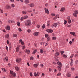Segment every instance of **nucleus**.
<instances>
[{
  "mask_svg": "<svg viewBox=\"0 0 78 78\" xmlns=\"http://www.w3.org/2000/svg\"><path fill=\"white\" fill-rule=\"evenodd\" d=\"M57 64L58 65V66H57V68L58 70L61 71V67L62 66V65L61 63V62H57Z\"/></svg>",
  "mask_w": 78,
  "mask_h": 78,
  "instance_id": "nucleus-1",
  "label": "nucleus"
},
{
  "mask_svg": "<svg viewBox=\"0 0 78 78\" xmlns=\"http://www.w3.org/2000/svg\"><path fill=\"white\" fill-rule=\"evenodd\" d=\"M31 24V22L30 20H27L25 22V25L27 27H29V26H30Z\"/></svg>",
  "mask_w": 78,
  "mask_h": 78,
  "instance_id": "nucleus-2",
  "label": "nucleus"
},
{
  "mask_svg": "<svg viewBox=\"0 0 78 78\" xmlns=\"http://www.w3.org/2000/svg\"><path fill=\"white\" fill-rule=\"evenodd\" d=\"M77 14H78V10H76L74 12V13H73V15L74 17H77Z\"/></svg>",
  "mask_w": 78,
  "mask_h": 78,
  "instance_id": "nucleus-3",
  "label": "nucleus"
},
{
  "mask_svg": "<svg viewBox=\"0 0 78 78\" xmlns=\"http://www.w3.org/2000/svg\"><path fill=\"white\" fill-rule=\"evenodd\" d=\"M10 73L12 75L13 77H16V74L15 73H13V71H10Z\"/></svg>",
  "mask_w": 78,
  "mask_h": 78,
  "instance_id": "nucleus-4",
  "label": "nucleus"
},
{
  "mask_svg": "<svg viewBox=\"0 0 78 78\" xmlns=\"http://www.w3.org/2000/svg\"><path fill=\"white\" fill-rule=\"evenodd\" d=\"M19 47H20V45H18L17 46V48H16V52H19L20 49H19Z\"/></svg>",
  "mask_w": 78,
  "mask_h": 78,
  "instance_id": "nucleus-5",
  "label": "nucleus"
},
{
  "mask_svg": "<svg viewBox=\"0 0 78 78\" xmlns=\"http://www.w3.org/2000/svg\"><path fill=\"white\" fill-rule=\"evenodd\" d=\"M67 19H68V22L69 23H71V20H70V16H68L67 17Z\"/></svg>",
  "mask_w": 78,
  "mask_h": 78,
  "instance_id": "nucleus-6",
  "label": "nucleus"
},
{
  "mask_svg": "<svg viewBox=\"0 0 78 78\" xmlns=\"http://www.w3.org/2000/svg\"><path fill=\"white\" fill-rule=\"evenodd\" d=\"M46 31H47V32H48V33H51L53 32V30L51 29H47L46 30Z\"/></svg>",
  "mask_w": 78,
  "mask_h": 78,
  "instance_id": "nucleus-7",
  "label": "nucleus"
},
{
  "mask_svg": "<svg viewBox=\"0 0 78 78\" xmlns=\"http://www.w3.org/2000/svg\"><path fill=\"white\" fill-rule=\"evenodd\" d=\"M17 62H20L21 61V58H17L16 60Z\"/></svg>",
  "mask_w": 78,
  "mask_h": 78,
  "instance_id": "nucleus-8",
  "label": "nucleus"
},
{
  "mask_svg": "<svg viewBox=\"0 0 78 78\" xmlns=\"http://www.w3.org/2000/svg\"><path fill=\"white\" fill-rule=\"evenodd\" d=\"M29 6L30 7H31V8H33L34 6V4L33 3H31L29 5Z\"/></svg>",
  "mask_w": 78,
  "mask_h": 78,
  "instance_id": "nucleus-9",
  "label": "nucleus"
},
{
  "mask_svg": "<svg viewBox=\"0 0 78 78\" xmlns=\"http://www.w3.org/2000/svg\"><path fill=\"white\" fill-rule=\"evenodd\" d=\"M58 26V24L57 23H55L52 26V27L53 28V26L55 27H56Z\"/></svg>",
  "mask_w": 78,
  "mask_h": 78,
  "instance_id": "nucleus-10",
  "label": "nucleus"
},
{
  "mask_svg": "<svg viewBox=\"0 0 78 78\" xmlns=\"http://www.w3.org/2000/svg\"><path fill=\"white\" fill-rule=\"evenodd\" d=\"M20 43L21 44V45H24V42H23V41H22V39H20Z\"/></svg>",
  "mask_w": 78,
  "mask_h": 78,
  "instance_id": "nucleus-11",
  "label": "nucleus"
},
{
  "mask_svg": "<svg viewBox=\"0 0 78 78\" xmlns=\"http://www.w3.org/2000/svg\"><path fill=\"white\" fill-rule=\"evenodd\" d=\"M45 12H46V13H47V14H48V13H49V11H48V9L45 8Z\"/></svg>",
  "mask_w": 78,
  "mask_h": 78,
  "instance_id": "nucleus-12",
  "label": "nucleus"
},
{
  "mask_svg": "<svg viewBox=\"0 0 78 78\" xmlns=\"http://www.w3.org/2000/svg\"><path fill=\"white\" fill-rule=\"evenodd\" d=\"M6 30H10V27L9 26H7V27H6Z\"/></svg>",
  "mask_w": 78,
  "mask_h": 78,
  "instance_id": "nucleus-13",
  "label": "nucleus"
},
{
  "mask_svg": "<svg viewBox=\"0 0 78 78\" xmlns=\"http://www.w3.org/2000/svg\"><path fill=\"white\" fill-rule=\"evenodd\" d=\"M70 34H72V35H73L74 36H75V33L74 32H70Z\"/></svg>",
  "mask_w": 78,
  "mask_h": 78,
  "instance_id": "nucleus-14",
  "label": "nucleus"
},
{
  "mask_svg": "<svg viewBox=\"0 0 78 78\" xmlns=\"http://www.w3.org/2000/svg\"><path fill=\"white\" fill-rule=\"evenodd\" d=\"M65 10V8L64 7H62L60 10V11L61 12H62V11H64Z\"/></svg>",
  "mask_w": 78,
  "mask_h": 78,
  "instance_id": "nucleus-15",
  "label": "nucleus"
},
{
  "mask_svg": "<svg viewBox=\"0 0 78 78\" xmlns=\"http://www.w3.org/2000/svg\"><path fill=\"white\" fill-rule=\"evenodd\" d=\"M22 12L23 14H26L27 13V12L25 11H22Z\"/></svg>",
  "mask_w": 78,
  "mask_h": 78,
  "instance_id": "nucleus-16",
  "label": "nucleus"
},
{
  "mask_svg": "<svg viewBox=\"0 0 78 78\" xmlns=\"http://www.w3.org/2000/svg\"><path fill=\"white\" fill-rule=\"evenodd\" d=\"M38 34H39V32H36L35 33H34V36H38Z\"/></svg>",
  "mask_w": 78,
  "mask_h": 78,
  "instance_id": "nucleus-17",
  "label": "nucleus"
},
{
  "mask_svg": "<svg viewBox=\"0 0 78 78\" xmlns=\"http://www.w3.org/2000/svg\"><path fill=\"white\" fill-rule=\"evenodd\" d=\"M55 56H59V53L56 52V53H55Z\"/></svg>",
  "mask_w": 78,
  "mask_h": 78,
  "instance_id": "nucleus-18",
  "label": "nucleus"
},
{
  "mask_svg": "<svg viewBox=\"0 0 78 78\" xmlns=\"http://www.w3.org/2000/svg\"><path fill=\"white\" fill-rule=\"evenodd\" d=\"M50 25V21H48V24H47L48 27H49Z\"/></svg>",
  "mask_w": 78,
  "mask_h": 78,
  "instance_id": "nucleus-19",
  "label": "nucleus"
},
{
  "mask_svg": "<svg viewBox=\"0 0 78 78\" xmlns=\"http://www.w3.org/2000/svg\"><path fill=\"white\" fill-rule=\"evenodd\" d=\"M66 76H68V77H70L71 76V74H70L69 73H68L66 74Z\"/></svg>",
  "mask_w": 78,
  "mask_h": 78,
  "instance_id": "nucleus-20",
  "label": "nucleus"
},
{
  "mask_svg": "<svg viewBox=\"0 0 78 78\" xmlns=\"http://www.w3.org/2000/svg\"><path fill=\"white\" fill-rule=\"evenodd\" d=\"M24 19H24V18L22 16V17L20 19V20L21 21H23V20Z\"/></svg>",
  "mask_w": 78,
  "mask_h": 78,
  "instance_id": "nucleus-21",
  "label": "nucleus"
},
{
  "mask_svg": "<svg viewBox=\"0 0 78 78\" xmlns=\"http://www.w3.org/2000/svg\"><path fill=\"white\" fill-rule=\"evenodd\" d=\"M10 8V6L9 5H6L5 6V8L6 9H9Z\"/></svg>",
  "mask_w": 78,
  "mask_h": 78,
  "instance_id": "nucleus-22",
  "label": "nucleus"
},
{
  "mask_svg": "<svg viewBox=\"0 0 78 78\" xmlns=\"http://www.w3.org/2000/svg\"><path fill=\"white\" fill-rule=\"evenodd\" d=\"M5 61H6L7 62L8 61V57H5Z\"/></svg>",
  "mask_w": 78,
  "mask_h": 78,
  "instance_id": "nucleus-23",
  "label": "nucleus"
},
{
  "mask_svg": "<svg viewBox=\"0 0 78 78\" xmlns=\"http://www.w3.org/2000/svg\"><path fill=\"white\" fill-rule=\"evenodd\" d=\"M40 52L41 53H44V50H43L42 49H40Z\"/></svg>",
  "mask_w": 78,
  "mask_h": 78,
  "instance_id": "nucleus-24",
  "label": "nucleus"
},
{
  "mask_svg": "<svg viewBox=\"0 0 78 78\" xmlns=\"http://www.w3.org/2000/svg\"><path fill=\"white\" fill-rule=\"evenodd\" d=\"M29 3V0H25V3Z\"/></svg>",
  "mask_w": 78,
  "mask_h": 78,
  "instance_id": "nucleus-25",
  "label": "nucleus"
},
{
  "mask_svg": "<svg viewBox=\"0 0 78 78\" xmlns=\"http://www.w3.org/2000/svg\"><path fill=\"white\" fill-rule=\"evenodd\" d=\"M11 44H9V50H11Z\"/></svg>",
  "mask_w": 78,
  "mask_h": 78,
  "instance_id": "nucleus-26",
  "label": "nucleus"
},
{
  "mask_svg": "<svg viewBox=\"0 0 78 78\" xmlns=\"http://www.w3.org/2000/svg\"><path fill=\"white\" fill-rule=\"evenodd\" d=\"M50 37H48L47 39V40L48 41H50Z\"/></svg>",
  "mask_w": 78,
  "mask_h": 78,
  "instance_id": "nucleus-27",
  "label": "nucleus"
},
{
  "mask_svg": "<svg viewBox=\"0 0 78 78\" xmlns=\"http://www.w3.org/2000/svg\"><path fill=\"white\" fill-rule=\"evenodd\" d=\"M28 17L27 16H25L23 17H24V19H27V18Z\"/></svg>",
  "mask_w": 78,
  "mask_h": 78,
  "instance_id": "nucleus-28",
  "label": "nucleus"
},
{
  "mask_svg": "<svg viewBox=\"0 0 78 78\" xmlns=\"http://www.w3.org/2000/svg\"><path fill=\"white\" fill-rule=\"evenodd\" d=\"M52 40H56V37H52Z\"/></svg>",
  "mask_w": 78,
  "mask_h": 78,
  "instance_id": "nucleus-29",
  "label": "nucleus"
},
{
  "mask_svg": "<svg viewBox=\"0 0 78 78\" xmlns=\"http://www.w3.org/2000/svg\"><path fill=\"white\" fill-rule=\"evenodd\" d=\"M2 70L4 72H6V70H5V68H2Z\"/></svg>",
  "mask_w": 78,
  "mask_h": 78,
  "instance_id": "nucleus-30",
  "label": "nucleus"
},
{
  "mask_svg": "<svg viewBox=\"0 0 78 78\" xmlns=\"http://www.w3.org/2000/svg\"><path fill=\"white\" fill-rule=\"evenodd\" d=\"M37 51L36 50H34L33 52V54L34 55V54H35L36 53V52Z\"/></svg>",
  "mask_w": 78,
  "mask_h": 78,
  "instance_id": "nucleus-31",
  "label": "nucleus"
},
{
  "mask_svg": "<svg viewBox=\"0 0 78 78\" xmlns=\"http://www.w3.org/2000/svg\"><path fill=\"white\" fill-rule=\"evenodd\" d=\"M37 64H35L34 65V67L36 68L37 67Z\"/></svg>",
  "mask_w": 78,
  "mask_h": 78,
  "instance_id": "nucleus-32",
  "label": "nucleus"
},
{
  "mask_svg": "<svg viewBox=\"0 0 78 78\" xmlns=\"http://www.w3.org/2000/svg\"><path fill=\"white\" fill-rule=\"evenodd\" d=\"M11 6L12 8H14V7H15V5H14V4H12Z\"/></svg>",
  "mask_w": 78,
  "mask_h": 78,
  "instance_id": "nucleus-33",
  "label": "nucleus"
},
{
  "mask_svg": "<svg viewBox=\"0 0 78 78\" xmlns=\"http://www.w3.org/2000/svg\"><path fill=\"white\" fill-rule=\"evenodd\" d=\"M26 51H27V53H28V54H29V53H30V50H28L27 51V50H26Z\"/></svg>",
  "mask_w": 78,
  "mask_h": 78,
  "instance_id": "nucleus-34",
  "label": "nucleus"
},
{
  "mask_svg": "<svg viewBox=\"0 0 78 78\" xmlns=\"http://www.w3.org/2000/svg\"><path fill=\"white\" fill-rule=\"evenodd\" d=\"M15 69L16 70H17V71L19 70V67H18L17 66L16 67Z\"/></svg>",
  "mask_w": 78,
  "mask_h": 78,
  "instance_id": "nucleus-35",
  "label": "nucleus"
},
{
  "mask_svg": "<svg viewBox=\"0 0 78 78\" xmlns=\"http://www.w3.org/2000/svg\"><path fill=\"white\" fill-rule=\"evenodd\" d=\"M45 44V43L44 42H41L40 43L41 44V45H44V44Z\"/></svg>",
  "mask_w": 78,
  "mask_h": 78,
  "instance_id": "nucleus-36",
  "label": "nucleus"
},
{
  "mask_svg": "<svg viewBox=\"0 0 78 78\" xmlns=\"http://www.w3.org/2000/svg\"><path fill=\"white\" fill-rule=\"evenodd\" d=\"M20 22H17V25H18V27H19V26H20Z\"/></svg>",
  "mask_w": 78,
  "mask_h": 78,
  "instance_id": "nucleus-37",
  "label": "nucleus"
},
{
  "mask_svg": "<svg viewBox=\"0 0 78 78\" xmlns=\"http://www.w3.org/2000/svg\"><path fill=\"white\" fill-rule=\"evenodd\" d=\"M60 53L61 55H63L64 54V51H60Z\"/></svg>",
  "mask_w": 78,
  "mask_h": 78,
  "instance_id": "nucleus-38",
  "label": "nucleus"
},
{
  "mask_svg": "<svg viewBox=\"0 0 78 78\" xmlns=\"http://www.w3.org/2000/svg\"><path fill=\"white\" fill-rule=\"evenodd\" d=\"M45 24H43L42 27V28L43 29H44V28H45Z\"/></svg>",
  "mask_w": 78,
  "mask_h": 78,
  "instance_id": "nucleus-39",
  "label": "nucleus"
},
{
  "mask_svg": "<svg viewBox=\"0 0 78 78\" xmlns=\"http://www.w3.org/2000/svg\"><path fill=\"white\" fill-rule=\"evenodd\" d=\"M9 37V35L7 34L5 35V37H6L7 38H8Z\"/></svg>",
  "mask_w": 78,
  "mask_h": 78,
  "instance_id": "nucleus-40",
  "label": "nucleus"
},
{
  "mask_svg": "<svg viewBox=\"0 0 78 78\" xmlns=\"http://www.w3.org/2000/svg\"><path fill=\"white\" fill-rule=\"evenodd\" d=\"M73 5H75V6H76V5H77V4H76V3L74 2L73 3Z\"/></svg>",
  "mask_w": 78,
  "mask_h": 78,
  "instance_id": "nucleus-41",
  "label": "nucleus"
},
{
  "mask_svg": "<svg viewBox=\"0 0 78 78\" xmlns=\"http://www.w3.org/2000/svg\"><path fill=\"white\" fill-rule=\"evenodd\" d=\"M63 57H64V58H67L66 55L65 54H64L63 55Z\"/></svg>",
  "mask_w": 78,
  "mask_h": 78,
  "instance_id": "nucleus-42",
  "label": "nucleus"
},
{
  "mask_svg": "<svg viewBox=\"0 0 78 78\" xmlns=\"http://www.w3.org/2000/svg\"><path fill=\"white\" fill-rule=\"evenodd\" d=\"M30 60H33V57H31L30 58Z\"/></svg>",
  "mask_w": 78,
  "mask_h": 78,
  "instance_id": "nucleus-43",
  "label": "nucleus"
},
{
  "mask_svg": "<svg viewBox=\"0 0 78 78\" xmlns=\"http://www.w3.org/2000/svg\"><path fill=\"white\" fill-rule=\"evenodd\" d=\"M48 36H49L48 34H45V37H48Z\"/></svg>",
  "mask_w": 78,
  "mask_h": 78,
  "instance_id": "nucleus-44",
  "label": "nucleus"
},
{
  "mask_svg": "<svg viewBox=\"0 0 78 78\" xmlns=\"http://www.w3.org/2000/svg\"><path fill=\"white\" fill-rule=\"evenodd\" d=\"M31 30H30V29H28L27 30V32H28V33H30V32H31Z\"/></svg>",
  "mask_w": 78,
  "mask_h": 78,
  "instance_id": "nucleus-45",
  "label": "nucleus"
},
{
  "mask_svg": "<svg viewBox=\"0 0 78 78\" xmlns=\"http://www.w3.org/2000/svg\"><path fill=\"white\" fill-rule=\"evenodd\" d=\"M8 22L9 23H12V21L11 20H9V21Z\"/></svg>",
  "mask_w": 78,
  "mask_h": 78,
  "instance_id": "nucleus-46",
  "label": "nucleus"
},
{
  "mask_svg": "<svg viewBox=\"0 0 78 78\" xmlns=\"http://www.w3.org/2000/svg\"><path fill=\"white\" fill-rule=\"evenodd\" d=\"M73 55V54H72V55H71L70 56V58H73V55Z\"/></svg>",
  "mask_w": 78,
  "mask_h": 78,
  "instance_id": "nucleus-47",
  "label": "nucleus"
},
{
  "mask_svg": "<svg viewBox=\"0 0 78 78\" xmlns=\"http://www.w3.org/2000/svg\"><path fill=\"white\" fill-rule=\"evenodd\" d=\"M25 48V46H22V49L23 50H24Z\"/></svg>",
  "mask_w": 78,
  "mask_h": 78,
  "instance_id": "nucleus-48",
  "label": "nucleus"
},
{
  "mask_svg": "<svg viewBox=\"0 0 78 78\" xmlns=\"http://www.w3.org/2000/svg\"><path fill=\"white\" fill-rule=\"evenodd\" d=\"M18 30L19 31H20V32L22 31V29H21L20 28H18Z\"/></svg>",
  "mask_w": 78,
  "mask_h": 78,
  "instance_id": "nucleus-49",
  "label": "nucleus"
},
{
  "mask_svg": "<svg viewBox=\"0 0 78 78\" xmlns=\"http://www.w3.org/2000/svg\"><path fill=\"white\" fill-rule=\"evenodd\" d=\"M13 37H17V34H14L13 35Z\"/></svg>",
  "mask_w": 78,
  "mask_h": 78,
  "instance_id": "nucleus-50",
  "label": "nucleus"
},
{
  "mask_svg": "<svg viewBox=\"0 0 78 78\" xmlns=\"http://www.w3.org/2000/svg\"><path fill=\"white\" fill-rule=\"evenodd\" d=\"M51 16H55V14L54 13H52L51 14Z\"/></svg>",
  "mask_w": 78,
  "mask_h": 78,
  "instance_id": "nucleus-51",
  "label": "nucleus"
},
{
  "mask_svg": "<svg viewBox=\"0 0 78 78\" xmlns=\"http://www.w3.org/2000/svg\"><path fill=\"white\" fill-rule=\"evenodd\" d=\"M64 24H66L67 23V21L66 20H65L64 21Z\"/></svg>",
  "mask_w": 78,
  "mask_h": 78,
  "instance_id": "nucleus-52",
  "label": "nucleus"
},
{
  "mask_svg": "<svg viewBox=\"0 0 78 78\" xmlns=\"http://www.w3.org/2000/svg\"><path fill=\"white\" fill-rule=\"evenodd\" d=\"M34 76H37V73H34Z\"/></svg>",
  "mask_w": 78,
  "mask_h": 78,
  "instance_id": "nucleus-53",
  "label": "nucleus"
},
{
  "mask_svg": "<svg viewBox=\"0 0 78 78\" xmlns=\"http://www.w3.org/2000/svg\"><path fill=\"white\" fill-rule=\"evenodd\" d=\"M0 12L2 13H3V11L1 9H0Z\"/></svg>",
  "mask_w": 78,
  "mask_h": 78,
  "instance_id": "nucleus-54",
  "label": "nucleus"
},
{
  "mask_svg": "<svg viewBox=\"0 0 78 78\" xmlns=\"http://www.w3.org/2000/svg\"><path fill=\"white\" fill-rule=\"evenodd\" d=\"M40 74V73H39L38 72L37 73V76H39Z\"/></svg>",
  "mask_w": 78,
  "mask_h": 78,
  "instance_id": "nucleus-55",
  "label": "nucleus"
},
{
  "mask_svg": "<svg viewBox=\"0 0 78 78\" xmlns=\"http://www.w3.org/2000/svg\"><path fill=\"white\" fill-rule=\"evenodd\" d=\"M48 45V43H47L45 44V46H46V47H47V45Z\"/></svg>",
  "mask_w": 78,
  "mask_h": 78,
  "instance_id": "nucleus-56",
  "label": "nucleus"
},
{
  "mask_svg": "<svg viewBox=\"0 0 78 78\" xmlns=\"http://www.w3.org/2000/svg\"><path fill=\"white\" fill-rule=\"evenodd\" d=\"M61 73H59L58 74L57 76H61Z\"/></svg>",
  "mask_w": 78,
  "mask_h": 78,
  "instance_id": "nucleus-57",
  "label": "nucleus"
},
{
  "mask_svg": "<svg viewBox=\"0 0 78 78\" xmlns=\"http://www.w3.org/2000/svg\"><path fill=\"white\" fill-rule=\"evenodd\" d=\"M30 76H33V74L32 73H30Z\"/></svg>",
  "mask_w": 78,
  "mask_h": 78,
  "instance_id": "nucleus-58",
  "label": "nucleus"
},
{
  "mask_svg": "<svg viewBox=\"0 0 78 78\" xmlns=\"http://www.w3.org/2000/svg\"><path fill=\"white\" fill-rule=\"evenodd\" d=\"M71 70H75V68H71Z\"/></svg>",
  "mask_w": 78,
  "mask_h": 78,
  "instance_id": "nucleus-59",
  "label": "nucleus"
},
{
  "mask_svg": "<svg viewBox=\"0 0 78 78\" xmlns=\"http://www.w3.org/2000/svg\"><path fill=\"white\" fill-rule=\"evenodd\" d=\"M73 62H71L70 63V66H72L73 65Z\"/></svg>",
  "mask_w": 78,
  "mask_h": 78,
  "instance_id": "nucleus-60",
  "label": "nucleus"
},
{
  "mask_svg": "<svg viewBox=\"0 0 78 78\" xmlns=\"http://www.w3.org/2000/svg\"><path fill=\"white\" fill-rule=\"evenodd\" d=\"M22 53V51H20L19 52V55H21Z\"/></svg>",
  "mask_w": 78,
  "mask_h": 78,
  "instance_id": "nucleus-61",
  "label": "nucleus"
},
{
  "mask_svg": "<svg viewBox=\"0 0 78 78\" xmlns=\"http://www.w3.org/2000/svg\"><path fill=\"white\" fill-rule=\"evenodd\" d=\"M2 31L4 33H6V31L5 30H3Z\"/></svg>",
  "mask_w": 78,
  "mask_h": 78,
  "instance_id": "nucleus-62",
  "label": "nucleus"
},
{
  "mask_svg": "<svg viewBox=\"0 0 78 78\" xmlns=\"http://www.w3.org/2000/svg\"><path fill=\"white\" fill-rule=\"evenodd\" d=\"M45 76V74H44V73H42V76Z\"/></svg>",
  "mask_w": 78,
  "mask_h": 78,
  "instance_id": "nucleus-63",
  "label": "nucleus"
},
{
  "mask_svg": "<svg viewBox=\"0 0 78 78\" xmlns=\"http://www.w3.org/2000/svg\"><path fill=\"white\" fill-rule=\"evenodd\" d=\"M7 44H9V41H8V40L7 41Z\"/></svg>",
  "mask_w": 78,
  "mask_h": 78,
  "instance_id": "nucleus-64",
  "label": "nucleus"
}]
</instances>
